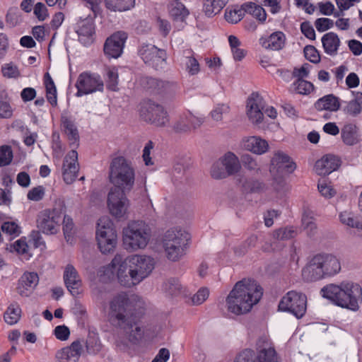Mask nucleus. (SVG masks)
Returning a JSON list of instances; mask_svg holds the SVG:
<instances>
[{"instance_id": "5701e85b", "label": "nucleus", "mask_w": 362, "mask_h": 362, "mask_svg": "<svg viewBox=\"0 0 362 362\" xmlns=\"http://www.w3.org/2000/svg\"><path fill=\"white\" fill-rule=\"evenodd\" d=\"M83 352V344L80 340L73 341L56 354L57 362H78Z\"/></svg>"}, {"instance_id": "c756f323", "label": "nucleus", "mask_w": 362, "mask_h": 362, "mask_svg": "<svg viewBox=\"0 0 362 362\" xmlns=\"http://www.w3.org/2000/svg\"><path fill=\"white\" fill-rule=\"evenodd\" d=\"M243 148L255 154H262L267 152L269 148L267 141L257 136H250L243 140Z\"/></svg>"}, {"instance_id": "c03bdc74", "label": "nucleus", "mask_w": 362, "mask_h": 362, "mask_svg": "<svg viewBox=\"0 0 362 362\" xmlns=\"http://www.w3.org/2000/svg\"><path fill=\"white\" fill-rule=\"evenodd\" d=\"M293 86L296 92L300 95H309L315 90V86L311 82L302 78L296 79Z\"/></svg>"}, {"instance_id": "a211bd4d", "label": "nucleus", "mask_w": 362, "mask_h": 362, "mask_svg": "<svg viewBox=\"0 0 362 362\" xmlns=\"http://www.w3.org/2000/svg\"><path fill=\"white\" fill-rule=\"evenodd\" d=\"M127 39V34L125 32L117 31L114 33L107 38L105 42V54L110 57H119L122 53L123 47Z\"/></svg>"}, {"instance_id": "7c9ffc66", "label": "nucleus", "mask_w": 362, "mask_h": 362, "mask_svg": "<svg viewBox=\"0 0 362 362\" xmlns=\"http://www.w3.org/2000/svg\"><path fill=\"white\" fill-rule=\"evenodd\" d=\"M302 276L307 281H316L325 278L313 257L303 269Z\"/></svg>"}, {"instance_id": "e2e57ef3", "label": "nucleus", "mask_w": 362, "mask_h": 362, "mask_svg": "<svg viewBox=\"0 0 362 362\" xmlns=\"http://www.w3.org/2000/svg\"><path fill=\"white\" fill-rule=\"evenodd\" d=\"M310 68V65L309 64H304L299 68H295L293 74L297 79H303V78H306L308 76Z\"/></svg>"}, {"instance_id": "aec40b11", "label": "nucleus", "mask_w": 362, "mask_h": 362, "mask_svg": "<svg viewBox=\"0 0 362 362\" xmlns=\"http://www.w3.org/2000/svg\"><path fill=\"white\" fill-rule=\"evenodd\" d=\"M324 276H331L337 274L341 269L338 259L330 254H317L313 256Z\"/></svg>"}, {"instance_id": "338daca9", "label": "nucleus", "mask_w": 362, "mask_h": 362, "mask_svg": "<svg viewBox=\"0 0 362 362\" xmlns=\"http://www.w3.org/2000/svg\"><path fill=\"white\" fill-rule=\"evenodd\" d=\"M317 6L320 13L326 16L332 15L334 11V6L330 1L319 2Z\"/></svg>"}, {"instance_id": "680f3d73", "label": "nucleus", "mask_w": 362, "mask_h": 362, "mask_svg": "<svg viewBox=\"0 0 362 362\" xmlns=\"http://www.w3.org/2000/svg\"><path fill=\"white\" fill-rule=\"evenodd\" d=\"M73 229L74 223L72 218L69 216H64L63 218V230L67 241H69V237L71 236Z\"/></svg>"}, {"instance_id": "f03ea898", "label": "nucleus", "mask_w": 362, "mask_h": 362, "mask_svg": "<svg viewBox=\"0 0 362 362\" xmlns=\"http://www.w3.org/2000/svg\"><path fill=\"white\" fill-rule=\"evenodd\" d=\"M112 273H115L121 286L132 287L146 278L154 268L153 258L146 255H132L124 258L117 254L110 265Z\"/></svg>"}, {"instance_id": "8fccbe9b", "label": "nucleus", "mask_w": 362, "mask_h": 362, "mask_svg": "<svg viewBox=\"0 0 362 362\" xmlns=\"http://www.w3.org/2000/svg\"><path fill=\"white\" fill-rule=\"evenodd\" d=\"M209 295V290L206 288H202L192 298L185 301L191 305H200L208 298Z\"/></svg>"}, {"instance_id": "f257e3e1", "label": "nucleus", "mask_w": 362, "mask_h": 362, "mask_svg": "<svg viewBox=\"0 0 362 362\" xmlns=\"http://www.w3.org/2000/svg\"><path fill=\"white\" fill-rule=\"evenodd\" d=\"M144 310V303L141 298L132 295L128 297L126 293L117 294L110 303V315L116 320L120 326L124 327L126 332L129 334V340L135 341L141 337V329L138 322L141 317Z\"/></svg>"}, {"instance_id": "49530a36", "label": "nucleus", "mask_w": 362, "mask_h": 362, "mask_svg": "<svg viewBox=\"0 0 362 362\" xmlns=\"http://www.w3.org/2000/svg\"><path fill=\"white\" fill-rule=\"evenodd\" d=\"M106 87L108 90L116 91L118 84V71L116 67L107 69Z\"/></svg>"}, {"instance_id": "9b49d317", "label": "nucleus", "mask_w": 362, "mask_h": 362, "mask_svg": "<svg viewBox=\"0 0 362 362\" xmlns=\"http://www.w3.org/2000/svg\"><path fill=\"white\" fill-rule=\"evenodd\" d=\"M307 308V298L305 295L295 291H288L281 300L279 309L287 311L296 317H302Z\"/></svg>"}, {"instance_id": "603ef678", "label": "nucleus", "mask_w": 362, "mask_h": 362, "mask_svg": "<svg viewBox=\"0 0 362 362\" xmlns=\"http://www.w3.org/2000/svg\"><path fill=\"white\" fill-rule=\"evenodd\" d=\"M340 221L342 223L351 228L362 229V222L354 218L350 213L342 212L339 215Z\"/></svg>"}, {"instance_id": "f3484780", "label": "nucleus", "mask_w": 362, "mask_h": 362, "mask_svg": "<svg viewBox=\"0 0 362 362\" xmlns=\"http://www.w3.org/2000/svg\"><path fill=\"white\" fill-rule=\"evenodd\" d=\"M139 52L146 64H149L156 69L161 66L167 58V54L165 49H159L153 45L141 46Z\"/></svg>"}, {"instance_id": "a19ab883", "label": "nucleus", "mask_w": 362, "mask_h": 362, "mask_svg": "<svg viewBox=\"0 0 362 362\" xmlns=\"http://www.w3.org/2000/svg\"><path fill=\"white\" fill-rule=\"evenodd\" d=\"M135 0H105L107 8L112 11H124L134 6Z\"/></svg>"}, {"instance_id": "393cba45", "label": "nucleus", "mask_w": 362, "mask_h": 362, "mask_svg": "<svg viewBox=\"0 0 362 362\" xmlns=\"http://www.w3.org/2000/svg\"><path fill=\"white\" fill-rule=\"evenodd\" d=\"M39 282V276L36 272H25L18 280L16 287L17 292L22 296H28Z\"/></svg>"}, {"instance_id": "6e6552de", "label": "nucleus", "mask_w": 362, "mask_h": 362, "mask_svg": "<svg viewBox=\"0 0 362 362\" xmlns=\"http://www.w3.org/2000/svg\"><path fill=\"white\" fill-rule=\"evenodd\" d=\"M95 238L102 253L108 254L115 250L117 244V235L109 217L104 216L98 220Z\"/></svg>"}, {"instance_id": "4d7b16f0", "label": "nucleus", "mask_w": 362, "mask_h": 362, "mask_svg": "<svg viewBox=\"0 0 362 362\" xmlns=\"http://www.w3.org/2000/svg\"><path fill=\"white\" fill-rule=\"evenodd\" d=\"M45 195V188L42 186H37L32 188L27 194L28 199L38 202L41 200Z\"/></svg>"}, {"instance_id": "052dcab7", "label": "nucleus", "mask_w": 362, "mask_h": 362, "mask_svg": "<svg viewBox=\"0 0 362 362\" xmlns=\"http://www.w3.org/2000/svg\"><path fill=\"white\" fill-rule=\"evenodd\" d=\"M54 333L56 338L61 341H65L68 339L70 335L69 329L65 325L57 326L54 330Z\"/></svg>"}, {"instance_id": "2eb2a0df", "label": "nucleus", "mask_w": 362, "mask_h": 362, "mask_svg": "<svg viewBox=\"0 0 362 362\" xmlns=\"http://www.w3.org/2000/svg\"><path fill=\"white\" fill-rule=\"evenodd\" d=\"M296 168V163L288 156L282 152H276L272 158L270 172L275 180H276V177L280 178V184L283 183V176L293 173Z\"/></svg>"}, {"instance_id": "774afa93", "label": "nucleus", "mask_w": 362, "mask_h": 362, "mask_svg": "<svg viewBox=\"0 0 362 362\" xmlns=\"http://www.w3.org/2000/svg\"><path fill=\"white\" fill-rule=\"evenodd\" d=\"M300 30L303 34L310 40L315 38V32L313 26L307 22H303L300 25Z\"/></svg>"}, {"instance_id": "c9c22d12", "label": "nucleus", "mask_w": 362, "mask_h": 362, "mask_svg": "<svg viewBox=\"0 0 362 362\" xmlns=\"http://www.w3.org/2000/svg\"><path fill=\"white\" fill-rule=\"evenodd\" d=\"M322 42L325 52L332 55L337 52L340 40L335 33H328L322 37Z\"/></svg>"}, {"instance_id": "4be33fe9", "label": "nucleus", "mask_w": 362, "mask_h": 362, "mask_svg": "<svg viewBox=\"0 0 362 362\" xmlns=\"http://www.w3.org/2000/svg\"><path fill=\"white\" fill-rule=\"evenodd\" d=\"M63 277L67 289L73 296H77L81 293L82 280L73 265L67 264L65 267Z\"/></svg>"}, {"instance_id": "2f4dec72", "label": "nucleus", "mask_w": 362, "mask_h": 362, "mask_svg": "<svg viewBox=\"0 0 362 362\" xmlns=\"http://www.w3.org/2000/svg\"><path fill=\"white\" fill-rule=\"evenodd\" d=\"M341 136L346 145L354 146L359 142L358 128L356 124H345L341 129Z\"/></svg>"}, {"instance_id": "79ce46f5", "label": "nucleus", "mask_w": 362, "mask_h": 362, "mask_svg": "<svg viewBox=\"0 0 362 362\" xmlns=\"http://www.w3.org/2000/svg\"><path fill=\"white\" fill-rule=\"evenodd\" d=\"M200 124V121L192 115H189L185 118H182L175 127L177 132H187L191 129L195 128Z\"/></svg>"}, {"instance_id": "9d476101", "label": "nucleus", "mask_w": 362, "mask_h": 362, "mask_svg": "<svg viewBox=\"0 0 362 362\" xmlns=\"http://www.w3.org/2000/svg\"><path fill=\"white\" fill-rule=\"evenodd\" d=\"M65 212L64 205L59 208L41 211L37 217V228L45 234H55L59 230L62 218Z\"/></svg>"}, {"instance_id": "a18cd8bd", "label": "nucleus", "mask_w": 362, "mask_h": 362, "mask_svg": "<svg viewBox=\"0 0 362 362\" xmlns=\"http://www.w3.org/2000/svg\"><path fill=\"white\" fill-rule=\"evenodd\" d=\"M317 188L321 195L325 198H332L337 193L332 182L327 179H320L318 181Z\"/></svg>"}, {"instance_id": "0eeeda50", "label": "nucleus", "mask_w": 362, "mask_h": 362, "mask_svg": "<svg viewBox=\"0 0 362 362\" xmlns=\"http://www.w3.org/2000/svg\"><path fill=\"white\" fill-rule=\"evenodd\" d=\"M234 362H279V356L272 342L259 340L256 351L250 349L242 351Z\"/></svg>"}, {"instance_id": "72a5a7b5", "label": "nucleus", "mask_w": 362, "mask_h": 362, "mask_svg": "<svg viewBox=\"0 0 362 362\" xmlns=\"http://www.w3.org/2000/svg\"><path fill=\"white\" fill-rule=\"evenodd\" d=\"M43 85L45 88L46 98L52 107L57 105V92L54 82L48 72L43 76Z\"/></svg>"}, {"instance_id": "f8f14e48", "label": "nucleus", "mask_w": 362, "mask_h": 362, "mask_svg": "<svg viewBox=\"0 0 362 362\" xmlns=\"http://www.w3.org/2000/svg\"><path fill=\"white\" fill-rule=\"evenodd\" d=\"M140 116L144 121L158 127L165 126L169 122L168 115L164 107L151 100L141 103Z\"/></svg>"}, {"instance_id": "09e8293b", "label": "nucleus", "mask_w": 362, "mask_h": 362, "mask_svg": "<svg viewBox=\"0 0 362 362\" xmlns=\"http://www.w3.org/2000/svg\"><path fill=\"white\" fill-rule=\"evenodd\" d=\"M2 75L6 78H18L21 73L18 66L13 62L6 63L1 66Z\"/></svg>"}, {"instance_id": "f704fd0d", "label": "nucleus", "mask_w": 362, "mask_h": 362, "mask_svg": "<svg viewBox=\"0 0 362 362\" xmlns=\"http://www.w3.org/2000/svg\"><path fill=\"white\" fill-rule=\"evenodd\" d=\"M170 16L173 21H183L189 15L188 10L178 1H175L168 6Z\"/></svg>"}, {"instance_id": "69168bd1", "label": "nucleus", "mask_w": 362, "mask_h": 362, "mask_svg": "<svg viewBox=\"0 0 362 362\" xmlns=\"http://www.w3.org/2000/svg\"><path fill=\"white\" fill-rule=\"evenodd\" d=\"M339 10L343 13V11L349 9L354 6L356 4H358L361 0H334Z\"/></svg>"}, {"instance_id": "de8ad7c7", "label": "nucleus", "mask_w": 362, "mask_h": 362, "mask_svg": "<svg viewBox=\"0 0 362 362\" xmlns=\"http://www.w3.org/2000/svg\"><path fill=\"white\" fill-rule=\"evenodd\" d=\"M1 229L3 233L10 235L12 238L21 233V228L16 221H5L2 223Z\"/></svg>"}, {"instance_id": "ddd939ff", "label": "nucleus", "mask_w": 362, "mask_h": 362, "mask_svg": "<svg viewBox=\"0 0 362 362\" xmlns=\"http://www.w3.org/2000/svg\"><path fill=\"white\" fill-rule=\"evenodd\" d=\"M75 86L77 89V96H82L97 91L102 92L104 89V83L100 76L89 71H83L80 74Z\"/></svg>"}, {"instance_id": "6e6d98bb", "label": "nucleus", "mask_w": 362, "mask_h": 362, "mask_svg": "<svg viewBox=\"0 0 362 362\" xmlns=\"http://www.w3.org/2000/svg\"><path fill=\"white\" fill-rule=\"evenodd\" d=\"M33 13L36 18L40 21H44L49 16L47 7L41 2H38L34 6Z\"/></svg>"}, {"instance_id": "dca6fc26", "label": "nucleus", "mask_w": 362, "mask_h": 362, "mask_svg": "<svg viewBox=\"0 0 362 362\" xmlns=\"http://www.w3.org/2000/svg\"><path fill=\"white\" fill-rule=\"evenodd\" d=\"M129 202L124 191L112 189L107 198V206L110 214L118 218H124L128 213Z\"/></svg>"}, {"instance_id": "412c9836", "label": "nucleus", "mask_w": 362, "mask_h": 362, "mask_svg": "<svg viewBox=\"0 0 362 362\" xmlns=\"http://www.w3.org/2000/svg\"><path fill=\"white\" fill-rule=\"evenodd\" d=\"M259 45L265 49L280 51L286 47L287 38L285 33L277 30L269 35H264L259 40Z\"/></svg>"}, {"instance_id": "7ed1b4c3", "label": "nucleus", "mask_w": 362, "mask_h": 362, "mask_svg": "<svg viewBox=\"0 0 362 362\" xmlns=\"http://www.w3.org/2000/svg\"><path fill=\"white\" fill-rule=\"evenodd\" d=\"M263 295V289L251 279L238 281L228 295L226 303L228 312L236 315L249 313Z\"/></svg>"}, {"instance_id": "473e14b6", "label": "nucleus", "mask_w": 362, "mask_h": 362, "mask_svg": "<svg viewBox=\"0 0 362 362\" xmlns=\"http://www.w3.org/2000/svg\"><path fill=\"white\" fill-rule=\"evenodd\" d=\"M245 13L250 15L259 24H264L267 21V13L265 9L260 5L254 2L244 4Z\"/></svg>"}, {"instance_id": "cd10ccee", "label": "nucleus", "mask_w": 362, "mask_h": 362, "mask_svg": "<svg viewBox=\"0 0 362 362\" xmlns=\"http://www.w3.org/2000/svg\"><path fill=\"white\" fill-rule=\"evenodd\" d=\"M94 25L91 19L85 18L77 23L76 33L79 41L84 45H88L93 42L95 33Z\"/></svg>"}, {"instance_id": "b1692460", "label": "nucleus", "mask_w": 362, "mask_h": 362, "mask_svg": "<svg viewBox=\"0 0 362 362\" xmlns=\"http://www.w3.org/2000/svg\"><path fill=\"white\" fill-rule=\"evenodd\" d=\"M60 129L71 146H78L79 134L74 120L68 116L62 115L60 119Z\"/></svg>"}, {"instance_id": "6ab92c4d", "label": "nucleus", "mask_w": 362, "mask_h": 362, "mask_svg": "<svg viewBox=\"0 0 362 362\" xmlns=\"http://www.w3.org/2000/svg\"><path fill=\"white\" fill-rule=\"evenodd\" d=\"M78 172V153L71 150L64 157L62 165V176L66 184H71L77 177Z\"/></svg>"}, {"instance_id": "ea45409f", "label": "nucleus", "mask_w": 362, "mask_h": 362, "mask_svg": "<svg viewBox=\"0 0 362 362\" xmlns=\"http://www.w3.org/2000/svg\"><path fill=\"white\" fill-rule=\"evenodd\" d=\"M21 316V309L17 304H11L4 314V321L10 325L18 322Z\"/></svg>"}, {"instance_id": "0e129e2a", "label": "nucleus", "mask_w": 362, "mask_h": 362, "mask_svg": "<svg viewBox=\"0 0 362 362\" xmlns=\"http://www.w3.org/2000/svg\"><path fill=\"white\" fill-rule=\"evenodd\" d=\"M282 0H264V5L269 8V11L276 14L281 11V2Z\"/></svg>"}, {"instance_id": "4c0bfd02", "label": "nucleus", "mask_w": 362, "mask_h": 362, "mask_svg": "<svg viewBox=\"0 0 362 362\" xmlns=\"http://www.w3.org/2000/svg\"><path fill=\"white\" fill-rule=\"evenodd\" d=\"M362 111V93L356 92L354 98L350 100L344 108V112L351 116H356Z\"/></svg>"}, {"instance_id": "bb28decb", "label": "nucleus", "mask_w": 362, "mask_h": 362, "mask_svg": "<svg viewBox=\"0 0 362 362\" xmlns=\"http://www.w3.org/2000/svg\"><path fill=\"white\" fill-rule=\"evenodd\" d=\"M340 165L339 159L332 155H326L317 160L315 170L320 175H326L336 170Z\"/></svg>"}, {"instance_id": "c85d7f7f", "label": "nucleus", "mask_w": 362, "mask_h": 362, "mask_svg": "<svg viewBox=\"0 0 362 362\" xmlns=\"http://www.w3.org/2000/svg\"><path fill=\"white\" fill-rule=\"evenodd\" d=\"M314 107L317 111L337 112L341 107V100L333 94L326 95L319 98Z\"/></svg>"}, {"instance_id": "58836bf2", "label": "nucleus", "mask_w": 362, "mask_h": 362, "mask_svg": "<svg viewBox=\"0 0 362 362\" xmlns=\"http://www.w3.org/2000/svg\"><path fill=\"white\" fill-rule=\"evenodd\" d=\"M245 14L243 4L241 7L234 6L227 8L224 13V17L227 22L235 24L240 21Z\"/></svg>"}, {"instance_id": "e433bc0d", "label": "nucleus", "mask_w": 362, "mask_h": 362, "mask_svg": "<svg viewBox=\"0 0 362 362\" xmlns=\"http://www.w3.org/2000/svg\"><path fill=\"white\" fill-rule=\"evenodd\" d=\"M226 3V0H204L203 11L206 16L212 17L219 13Z\"/></svg>"}, {"instance_id": "37998d69", "label": "nucleus", "mask_w": 362, "mask_h": 362, "mask_svg": "<svg viewBox=\"0 0 362 362\" xmlns=\"http://www.w3.org/2000/svg\"><path fill=\"white\" fill-rule=\"evenodd\" d=\"M12 247L14 251L21 256L22 259L28 260L32 257V253L30 251L29 246L26 241V238H21L14 242Z\"/></svg>"}, {"instance_id": "5fc2aeb1", "label": "nucleus", "mask_w": 362, "mask_h": 362, "mask_svg": "<svg viewBox=\"0 0 362 362\" xmlns=\"http://www.w3.org/2000/svg\"><path fill=\"white\" fill-rule=\"evenodd\" d=\"M296 233L293 228H284L276 230L273 233L274 238L277 240H287L293 238Z\"/></svg>"}, {"instance_id": "20e7f679", "label": "nucleus", "mask_w": 362, "mask_h": 362, "mask_svg": "<svg viewBox=\"0 0 362 362\" xmlns=\"http://www.w3.org/2000/svg\"><path fill=\"white\" fill-rule=\"evenodd\" d=\"M322 296L341 308L357 310L362 300V288L359 284L351 281L339 285L329 284L321 290Z\"/></svg>"}, {"instance_id": "a878e982", "label": "nucleus", "mask_w": 362, "mask_h": 362, "mask_svg": "<svg viewBox=\"0 0 362 362\" xmlns=\"http://www.w3.org/2000/svg\"><path fill=\"white\" fill-rule=\"evenodd\" d=\"M262 98L257 93H253L247 99V114L253 123H259L263 119Z\"/></svg>"}, {"instance_id": "864d4df0", "label": "nucleus", "mask_w": 362, "mask_h": 362, "mask_svg": "<svg viewBox=\"0 0 362 362\" xmlns=\"http://www.w3.org/2000/svg\"><path fill=\"white\" fill-rule=\"evenodd\" d=\"M303 52L305 57L312 63L318 64L320 62V55L314 46H305Z\"/></svg>"}, {"instance_id": "1a4fd4ad", "label": "nucleus", "mask_w": 362, "mask_h": 362, "mask_svg": "<svg viewBox=\"0 0 362 362\" xmlns=\"http://www.w3.org/2000/svg\"><path fill=\"white\" fill-rule=\"evenodd\" d=\"M150 237V228L141 221L131 223L124 230V243L127 249L132 250L146 247Z\"/></svg>"}, {"instance_id": "13d9d810", "label": "nucleus", "mask_w": 362, "mask_h": 362, "mask_svg": "<svg viewBox=\"0 0 362 362\" xmlns=\"http://www.w3.org/2000/svg\"><path fill=\"white\" fill-rule=\"evenodd\" d=\"M315 25L319 32H325L333 27L334 22L329 18H320L315 21Z\"/></svg>"}, {"instance_id": "3c124183", "label": "nucleus", "mask_w": 362, "mask_h": 362, "mask_svg": "<svg viewBox=\"0 0 362 362\" xmlns=\"http://www.w3.org/2000/svg\"><path fill=\"white\" fill-rule=\"evenodd\" d=\"M13 159V151L9 146H0V167L9 165Z\"/></svg>"}, {"instance_id": "bf43d9fd", "label": "nucleus", "mask_w": 362, "mask_h": 362, "mask_svg": "<svg viewBox=\"0 0 362 362\" xmlns=\"http://www.w3.org/2000/svg\"><path fill=\"white\" fill-rule=\"evenodd\" d=\"M48 29L44 25H36L32 29V35L39 42L45 40Z\"/></svg>"}, {"instance_id": "4468645a", "label": "nucleus", "mask_w": 362, "mask_h": 362, "mask_svg": "<svg viewBox=\"0 0 362 362\" xmlns=\"http://www.w3.org/2000/svg\"><path fill=\"white\" fill-rule=\"evenodd\" d=\"M240 168L238 157L228 152L219 162L214 163L211 170V175L215 179H222L227 175L237 173Z\"/></svg>"}, {"instance_id": "39448f33", "label": "nucleus", "mask_w": 362, "mask_h": 362, "mask_svg": "<svg viewBox=\"0 0 362 362\" xmlns=\"http://www.w3.org/2000/svg\"><path fill=\"white\" fill-rule=\"evenodd\" d=\"M109 177L115 189L130 191L134 185L135 173L129 161L123 156H117L110 163Z\"/></svg>"}, {"instance_id": "423d86ee", "label": "nucleus", "mask_w": 362, "mask_h": 362, "mask_svg": "<svg viewBox=\"0 0 362 362\" xmlns=\"http://www.w3.org/2000/svg\"><path fill=\"white\" fill-rule=\"evenodd\" d=\"M189 239V234L184 230H168L163 240L167 258L171 261L179 260L185 255Z\"/></svg>"}]
</instances>
